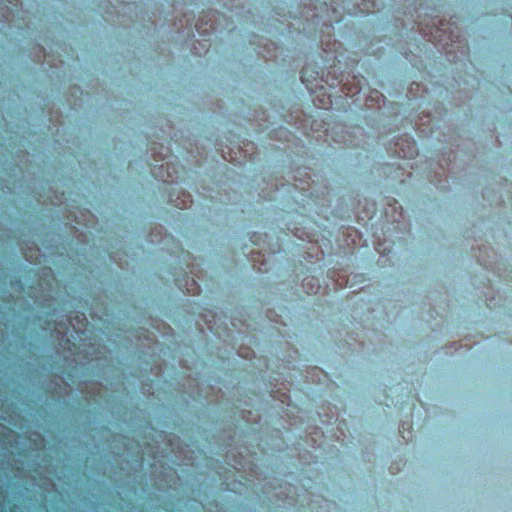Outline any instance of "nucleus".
Listing matches in <instances>:
<instances>
[{
    "instance_id": "nucleus-1",
    "label": "nucleus",
    "mask_w": 512,
    "mask_h": 512,
    "mask_svg": "<svg viewBox=\"0 0 512 512\" xmlns=\"http://www.w3.org/2000/svg\"><path fill=\"white\" fill-rule=\"evenodd\" d=\"M395 146L393 153L399 158L412 159L418 154L417 144L410 137H401Z\"/></svg>"
},
{
    "instance_id": "nucleus-2",
    "label": "nucleus",
    "mask_w": 512,
    "mask_h": 512,
    "mask_svg": "<svg viewBox=\"0 0 512 512\" xmlns=\"http://www.w3.org/2000/svg\"><path fill=\"white\" fill-rule=\"evenodd\" d=\"M175 282L177 286L188 295H198L201 292V287L193 278L188 276L182 278H176Z\"/></svg>"
},
{
    "instance_id": "nucleus-3",
    "label": "nucleus",
    "mask_w": 512,
    "mask_h": 512,
    "mask_svg": "<svg viewBox=\"0 0 512 512\" xmlns=\"http://www.w3.org/2000/svg\"><path fill=\"white\" fill-rule=\"evenodd\" d=\"M310 78L317 80L319 78V71L312 69L309 66L303 67L300 71V79L307 89L311 91L313 87L310 85Z\"/></svg>"
},
{
    "instance_id": "nucleus-4",
    "label": "nucleus",
    "mask_w": 512,
    "mask_h": 512,
    "mask_svg": "<svg viewBox=\"0 0 512 512\" xmlns=\"http://www.w3.org/2000/svg\"><path fill=\"white\" fill-rule=\"evenodd\" d=\"M319 281L316 277H306L303 280V288L306 289L307 294H316L319 290Z\"/></svg>"
},
{
    "instance_id": "nucleus-5",
    "label": "nucleus",
    "mask_w": 512,
    "mask_h": 512,
    "mask_svg": "<svg viewBox=\"0 0 512 512\" xmlns=\"http://www.w3.org/2000/svg\"><path fill=\"white\" fill-rule=\"evenodd\" d=\"M322 91H324V87L322 86L321 89H320V93L321 95L323 96V99H320L318 97V101H319V105L318 107L319 108H324V109H328L331 105H332V100H331V96H327V99H325V93H322Z\"/></svg>"
},
{
    "instance_id": "nucleus-6",
    "label": "nucleus",
    "mask_w": 512,
    "mask_h": 512,
    "mask_svg": "<svg viewBox=\"0 0 512 512\" xmlns=\"http://www.w3.org/2000/svg\"><path fill=\"white\" fill-rule=\"evenodd\" d=\"M408 431L410 434L412 433V421L403 422L400 428V433H402V437L405 438L404 432Z\"/></svg>"
},
{
    "instance_id": "nucleus-7",
    "label": "nucleus",
    "mask_w": 512,
    "mask_h": 512,
    "mask_svg": "<svg viewBox=\"0 0 512 512\" xmlns=\"http://www.w3.org/2000/svg\"><path fill=\"white\" fill-rule=\"evenodd\" d=\"M162 181L164 183H174L175 182V179L173 178V176L170 174V172L167 171V177L166 178H163Z\"/></svg>"
},
{
    "instance_id": "nucleus-8",
    "label": "nucleus",
    "mask_w": 512,
    "mask_h": 512,
    "mask_svg": "<svg viewBox=\"0 0 512 512\" xmlns=\"http://www.w3.org/2000/svg\"><path fill=\"white\" fill-rule=\"evenodd\" d=\"M194 27H195L196 31H197L199 34H204V33L208 32V29H206V28H205V29H203V28H202V25H200L199 23H196Z\"/></svg>"
},
{
    "instance_id": "nucleus-9",
    "label": "nucleus",
    "mask_w": 512,
    "mask_h": 512,
    "mask_svg": "<svg viewBox=\"0 0 512 512\" xmlns=\"http://www.w3.org/2000/svg\"><path fill=\"white\" fill-rule=\"evenodd\" d=\"M210 31H211V32L216 31V27H214V25H213V24H211V25H210Z\"/></svg>"
},
{
    "instance_id": "nucleus-10",
    "label": "nucleus",
    "mask_w": 512,
    "mask_h": 512,
    "mask_svg": "<svg viewBox=\"0 0 512 512\" xmlns=\"http://www.w3.org/2000/svg\"><path fill=\"white\" fill-rule=\"evenodd\" d=\"M188 34H191L192 36H194V31H193L192 27L189 28V33Z\"/></svg>"
},
{
    "instance_id": "nucleus-11",
    "label": "nucleus",
    "mask_w": 512,
    "mask_h": 512,
    "mask_svg": "<svg viewBox=\"0 0 512 512\" xmlns=\"http://www.w3.org/2000/svg\"><path fill=\"white\" fill-rule=\"evenodd\" d=\"M254 237H256V234H253V236L251 237V240H252L254 243H256V241H255V240H253V238H254Z\"/></svg>"
},
{
    "instance_id": "nucleus-12",
    "label": "nucleus",
    "mask_w": 512,
    "mask_h": 512,
    "mask_svg": "<svg viewBox=\"0 0 512 512\" xmlns=\"http://www.w3.org/2000/svg\"><path fill=\"white\" fill-rule=\"evenodd\" d=\"M163 167H164V164H161V165L159 166V170L163 169Z\"/></svg>"
}]
</instances>
